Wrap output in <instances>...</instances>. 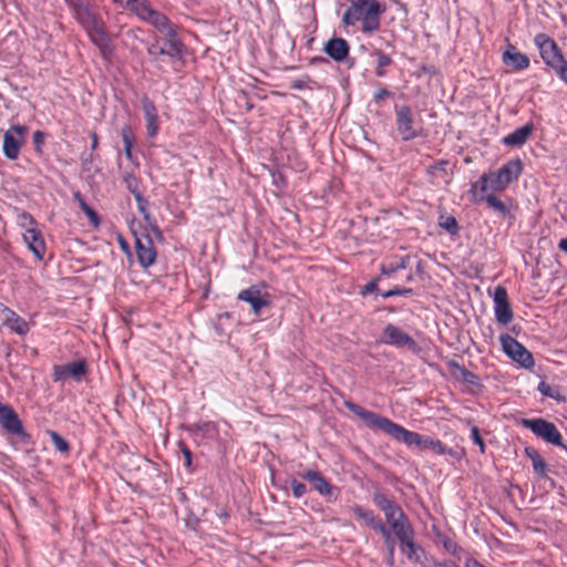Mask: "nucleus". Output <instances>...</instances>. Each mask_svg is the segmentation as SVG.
Wrapping results in <instances>:
<instances>
[{"label":"nucleus","instance_id":"obj_1","mask_svg":"<svg viewBox=\"0 0 567 567\" xmlns=\"http://www.w3.org/2000/svg\"><path fill=\"white\" fill-rule=\"evenodd\" d=\"M344 406L364 421L370 429L381 430L393 440L402 442L410 447L416 446L421 451L431 450L437 455L452 454V450L446 447L440 440L409 431L390 419L368 411L352 401H346Z\"/></svg>","mask_w":567,"mask_h":567},{"label":"nucleus","instance_id":"obj_2","mask_svg":"<svg viewBox=\"0 0 567 567\" xmlns=\"http://www.w3.org/2000/svg\"><path fill=\"white\" fill-rule=\"evenodd\" d=\"M349 2L350 6L342 16V23L346 27H354L360 23V31L364 35H371L379 31L385 4L379 0H349Z\"/></svg>","mask_w":567,"mask_h":567},{"label":"nucleus","instance_id":"obj_3","mask_svg":"<svg viewBox=\"0 0 567 567\" xmlns=\"http://www.w3.org/2000/svg\"><path fill=\"white\" fill-rule=\"evenodd\" d=\"M158 16L161 18H158L156 22L146 23L165 34V39L161 44L163 49V55L173 60H182L186 53V47L178 37L176 25L173 24L168 17L163 12L158 11Z\"/></svg>","mask_w":567,"mask_h":567},{"label":"nucleus","instance_id":"obj_4","mask_svg":"<svg viewBox=\"0 0 567 567\" xmlns=\"http://www.w3.org/2000/svg\"><path fill=\"white\" fill-rule=\"evenodd\" d=\"M534 42L539 50L544 63L551 68L556 74L567 65V61L564 58L560 48L549 35L546 33H538L535 35Z\"/></svg>","mask_w":567,"mask_h":567},{"label":"nucleus","instance_id":"obj_5","mask_svg":"<svg viewBox=\"0 0 567 567\" xmlns=\"http://www.w3.org/2000/svg\"><path fill=\"white\" fill-rule=\"evenodd\" d=\"M395 125L402 141H412L423 134L422 121H416L409 105H395Z\"/></svg>","mask_w":567,"mask_h":567},{"label":"nucleus","instance_id":"obj_6","mask_svg":"<svg viewBox=\"0 0 567 567\" xmlns=\"http://www.w3.org/2000/svg\"><path fill=\"white\" fill-rule=\"evenodd\" d=\"M519 424L523 427L530 430L537 437L542 439L546 443L563 447L567 451V446L564 444L563 436L554 423L543 417H536L522 419Z\"/></svg>","mask_w":567,"mask_h":567},{"label":"nucleus","instance_id":"obj_7","mask_svg":"<svg viewBox=\"0 0 567 567\" xmlns=\"http://www.w3.org/2000/svg\"><path fill=\"white\" fill-rule=\"evenodd\" d=\"M503 351L515 362L525 369H532L535 365L533 354L515 338L504 333L499 337Z\"/></svg>","mask_w":567,"mask_h":567},{"label":"nucleus","instance_id":"obj_8","mask_svg":"<svg viewBox=\"0 0 567 567\" xmlns=\"http://www.w3.org/2000/svg\"><path fill=\"white\" fill-rule=\"evenodd\" d=\"M27 133L28 127L20 124L12 125L4 132L2 151L8 159L13 161L19 157L20 148L25 142Z\"/></svg>","mask_w":567,"mask_h":567},{"label":"nucleus","instance_id":"obj_9","mask_svg":"<svg viewBox=\"0 0 567 567\" xmlns=\"http://www.w3.org/2000/svg\"><path fill=\"white\" fill-rule=\"evenodd\" d=\"M120 8L127 10L130 13L143 22H156L158 10H156L150 0H112Z\"/></svg>","mask_w":567,"mask_h":567},{"label":"nucleus","instance_id":"obj_10","mask_svg":"<svg viewBox=\"0 0 567 567\" xmlns=\"http://www.w3.org/2000/svg\"><path fill=\"white\" fill-rule=\"evenodd\" d=\"M0 425L9 434L20 437L22 441L29 440V434L24 431L22 421L18 413L9 404L0 402Z\"/></svg>","mask_w":567,"mask_h":567},{"label":"nucleus","instance_id":"obj_11","mask_svg":"<svg viewBox=\"0 0 567 567\" xmlns=\"http://www.w3.org/2000/svg\"><path fill=\"white\" fill-rule=\"evenodd\" d=\"M381 341L385 344L393 346L396 348H408L413 352H419L420 347L416 341L401 330L399 327L388 323L382 332Z\"/></svg>","mask_w":567,"mask_h":567},{"label":"nucleus","instance_id":"obj_12","mask_svg":"<svg viewBox=\"0 0 567 567\" xmlns=\"http://www.w3.org/2000/svg\"><path fill=\"white\" fill-rule=\"evenodd\" d=\"M89 372L87 363L84 359L73 361L66 364L53 365L52 378L54 382H62L66 379L81 381Z\"/></svg>","mask_w":567,"mask_h":567},{"label":"nucleus","instance_id":"obj_13","mask_svg":"<svg viewBox=\"0 0 567 567\" xmlns=\"http://www.w3.org/2000/svg\"><path fill=\"white\" fill-rule=\"evenodd\" d=\"M508 183L504 179L498 171L484 173L470 188V195L480 193L503 192L508 187Z\"/></svg>","mask_w":567,"mask_h":567},{"label":"nucleus","instance_id":"obj_14","mask_svg":"<svg viewBox=\"0 0 567 567\" xmlns=\"http://www.w3.org/2000/svg\"><path fill=\"white\" fill-rule=\"evenodd\" d=\"M135 236V249L137 260L142 268L146 269L155 264L157 251L154 246V241L150 234H146L144 237Z\"/></svg>","mask_w":567,"mask_h":567},{"label":"nucleus","instance_id":"obj_15","mask_svg":"<svg viewBox=\"0 0 567 567\" xmlns=\"http://www.w3.org/2000/svg\"><path fill=\"white\" fill-rule=\"evenodd\" d=\"M494 312L496 320L507 324L513 320V311L508 301V293L505 287L497 286L493 292Z\"/></svg>","mask_w":567,"mask_h":567},{"label":"nucleus","instance_id":"obj_16","mask_svg":"<svg viewBox=\"0 0 567 567\" xmlns=\"http://www.w3.org/2000/svg\"><path fill=\"white\" fill-rule=\"evenodd\" d=\"M87 32L92 42L97 47H103L107 42V34L104 22L94 12L79 22Z\"/></svg>","mask_w":567,"mask_h":567},{"label":"nucleus","instance_id":"obj_17","mask_svg":"<svg viewBox=\"0 0 567 567\" xmlns=\"http://www.w3.org/2000/svg\"><path fill=\"white\" fill-rule=\"evenodd\" d=\"M237 299L249 303L254 315L256 316L260 315L261 310L269 307L271 303L268 296H262L261 291L256 287L241 290L238 293Z\"/></svg>","mask_w":567,"mask_h":567},{"label":"nucleus","instance_id":"obj_18","mask_svg":"<svg viewBox=\"0 0 567 567\" xmlns=\"http://www.w3.org/2000/svg\"><path fill=\"white\" fill-rule=\"evenodd\" d=\"M352 511L358 518L365 523L367 526L380 533L383 538H390V529L379 516L374 515L372 511L365 509L360 505L353 506Z\"/></svg>","mask_w":567,"mask_h":567},{"label":"nucleus","instance_id":"obj_19","mask_svg":"<svg viewBox=\"0 0 567 567\" xmlns=\"http://www.w3.org/2000/svg\"><path fill=\"white\" fill-rule=\"evenodd\" d=\"M0 317L3 318V324L17 334L24 336L30 330L29 323L3 303H0Z\"/></svg>","mask_w":567,"mask_h":567},{"label":"nucleus","instance_id":"obj_20","mask_svg":"<svg viewBox=\"0 0 567 567\" xmlns=\"http://www.w3.org/2000/svg\"><path fill=\"white\" fill-rule=\"evenodd\" d=\"M298 475L302 480L308 481L321 496L328 497L332 494L333 486L319 471L306 470L300 472Z\"/></svg>","mask_w":567,"mask_h":567},{"label":"nucleus","instance_id":"obj_21","mask_svg":"<svg viewBox=\"0 0 567 567\" xmlns=\"http://www.w3.org/2000/svg\"><path fill=\"white\" fill-rule=\"evenodd\" d=\"M134 198L137 204L138 212L143 215V218L147 224V229L151 231L156 241L163 243L164 235L159 229L155 218L151 216V213L148 210V202L144 198L142 194H136V197Z\"/></svg>","mask_w":567,"mask_h":567},{"label":"nucleus","instance_id":"obj_22","mask_svg":"<svg viewBox=\"0 0 567 567\" xmlns=\"http://www.w3.org/2000/svg\"><path fill=\"white\" fill-rule=\"evenodd\" d=\"M396 538L400 543L402 554L405 555L409 560L420 563L423 550L414 542V529H411Z\"/></svg>","mask_w":567,"mask_h":567},{"label":"nucleus","instance_id":"obj_23","mask_svg":"<svg viewBox=\"0 0 567 567\" xmlns=\"http://www.w3.org/2000/svg\"><path fill=\"white\" fill-rule=\"evenodd\" d=\"M324 53L336 62H342L350 51V45L342 38H332L323 47Z\"/></svg>","mask_w":567,"mask_h":567},{"label":"nucleus","instance_id":"obj_24","mask_svg":"<svg viewBox=\"0 0 567 567\" xmlns=\"http://www.w3.org/2000/svg\"><path fill=\"white\" fill-rule=\"evenodd\" d=\"M503 62L517 71L525 70L529 66V58L525 53L518 52L511 43L503 53Z\"/></svg>","mask_w":567,"mask_h":567},{"label":"nucleus","instance_id":"obj_25","mask_svg":"<svg viewBox=\"0 0 567 567\" xmlns=\"http://www.w3.org/2000/svg\"><path fill=\"white\" fill-rule=\"evenodd\" d=\"M24 241L28 244L30 250L34 256L41 260L45 252V244L40 230L34 227L27 228L23 235Z\"/></svg>","mask_w":567,"mask_h":567},{"label":"nucleus","instance_id":"obj_26","mask_svg":"<svg viewBox=\"0 0 567 567\" xmlns=\"http://www.w3.org/2000/svg\"><path fill=\"white\" fill-rule=\"evenodd\" d=\"M385 520L389 525L388 528L392 530L395 537H399L413 529V526L403 509L398 511L395 514L389 516Z\"/></svg>","mask_w":567,"mask_h":567},{"label":"nucleus","instance_id":"obj_27","mask_svg":"<svg viewBox=\"0 0 567 567\" xmlns=\"http://www.w3.org/2000/svg\"><path fill=\"white\" fill-rule=\"evenodd\" d=\"M535 126L532 122L516 128L513 133L503 138V144L507 146H522L533 134Z\"/></svg>","mask_w":567,"mask_h":567},{"label":"nucleus","instance_id":"obj_28","mask_svg":"<svg viewBox=\"0 0 567 567\" xmlns=\"http://www.w3.org/2000/svg\"><path fill=\"white\" fill-rule=\"evenodd\" d=\"M373 504L383 512L385 519L395 514L402 507L393 499L388 497L384 493L377 491L372 495Z\"/></svg>","mask_w":567,"mask_h":567},{"label":"nucleus","instance_id":"obj_29","mask_svg":"<svg viewBox=\"0 0 567 567\" xmlns=\"http://www.w3.org/2000/svg\"><path fill=\"white\" fill-rule=\"evenodd\" d=\"M373 504L383 512L385 519L395 514L402 507L393 499L388 497L384 493L377 491L372 495Z\"/></svg>","mask_w":567,"mask_h":567},{"label":"nucleus","instance_id":"obj_30","mask_svg":"<svg viewBox=\"0 0 567 567\" xmlns=\"http://www.w3.org/2000/svg\"><path fill=\"white\" fill-rule=\"evenodd\" d=\"M497 171L503 175L504 179H506L508 184H512L520 176L523 172V163L520 158L517 157L508 161Z\"/></svg>","mask_w":567,"mask_h":567},{"label":"nucleus","instance_id":"obj_31","mask_svg":"<svg viewBox=\"0 0 567 567\" xmlns=\"http://www.w3.org/2000/svg\"><path fill=\"white\" fill-rule=\"evenodd\" d=\"M525 455L532 461L533 463V470L539 477H546L547 475V463L542 457V455L538 453V451L533 446H526Z\"/></svg>","mask_w":567,"mask_h":567},{"label":"nucleus","instance_id":"obj_32","mask_svg":"<svg viewBox=\"0 0 567 567\" xmlns=\"http://www.w3.org/2000/svg\"><path fill=\"white\" fill-rule=\"evenodd\" d=\"M471 196L474 203L485 202L491 209L498 212L502 215H506L509 212L507 206L493 194L486 195L485 193H480Z\"/></svg>","mask_w":567,"mask_h":567},{"label":"nucleus","instance_id":"obj_33","mask_svg":"<svg viewBox=\"0 0 567 567\" xmlns=\"http://www.w3.org/2000/svg\"><path fill=\"white\" fill-rule=\"evenodd\" d=\"M447 365L453 373H455V374L457 373L460 375L461 380L464 383L474 385V386L480 385L478 377L475 373L467 370L464 365L457 363L454 360L450 361L447 363Z\"/></svg>","mask_w":567,"mask_h":567},{"label":"nucleus","instance_id":"obj_34","mask_svg":"<svg viewBox=\"0 0 567 567\" xmlns=\"http://www.w3.org/2000/svg\"><path fill=\"white\" fill-rule=\"evenodd\" d=\"M193 432L195 435H199L202 439L207 440H215L218 436L217 425L210 421L194 424Z\"/></svg>","mask_w":567,"mask_h":567},{"label":"nucleus","instance_id":"obj_35","mask_svg":"<svg viewBox=\"0 0 567 567\" xmlns=\"http://www.w3.org/2000/svg\"><path fill=\"white\" fill-rule=\"evenodd\" d=\"M371 54L377 58V61H375L377 66H375V71H374L375 75L378 78L385 76L386 75L385 69L393 63L392 58L389 54L384 53L380 49H374Z\"/></svg>","mask_w":567,"mask_h":567},{"label":"nucleus","instance_id":"obj_36","mask_svg":"<svg viewBox=\"0 0 567 567\" xmlns=\"http://www.w3.org/2000/svg\"><path fill=\"white\" fill-rule=\"evenodd\" d=\"M121 137L124 144V153L127 159H134L132 148L135 142L134 134L128 125H124L121 128Z\"/></svg>","mask_w":567,"mask_h":567},{"label":"nucleus","instance_id":"obj_37","mask_svg":"<svg viewBox=\"0 0 567 567\" xmlns=\"http://www.w3.org/2000/svg\"><path fill=\"white\" fill-rule=\"evenodd\" d=\"M70 9L73 11L74 18L80 22L84 18H86L89 14L92 13L90 8L84 4L83 0H64Z\"/></svg>","mask_w":567,"mask_h":567},{"label":"nucleus","instance_id":"obj_38","mask_svg":"<svg viewBox=\"0 0 567 567\" xmlns=\"http://www.w3.org/2000/svg\"><path fill=\"white\" fill-rule=\"evenodd\" d=\"M537 389L544 396L554 399L557 402L564 401V396L561 395V393L557 386H551L548 383H546L545 381H542V382H539Z\"/></svg>","mask_w":567,"mask_h":567},{"label":"nucleus","instance_id":"obj_39","mask_svg":"<svg viewBox=\"0 0 567 567\" xmlns=\"http://www.w3.org/2000/svg\"><path fill=\"white\" fill-rule=\"evenodd\" d=\"M141 104L145 120H153L158 117L157 109L153 101L147 95L142 96Z\"/></svg>","mask_w":567,"mask_h":567},{"label":"nucleus","instance_id":"obj_40","mask_svg":"<svg viewBox=\"0 0 567 567\" xmlns=\"http://www.w3.org/2000/svg\"><path fill=\"white\" fill-rule=\"evenodd\" d=\"M439 226L451 235L458 233V224L453 216H440Z\"/></svg>","mask_w":567,"mask_h":567},{"label":"nucleus","instance_id":"obj_41","mask_svg":"<svg viewBox=\"0 0 567 567\" xmlns=\"http://www.w3.org/2000/svg\"><path fill=\"white\" fill-rule=\"evenodd\" d=\"M49 435L56 451L61 453H69L70 444L58 432L49 431Z\"/></svg>","mask_w":567,"mask_h":567},{"label":"nucleus","instance_id":"obj_42","mask_svg":"<svg viewBox=\"0 0 567 567\" xmlns=\"http://www.w3.org/2000/svg\"><path fill=\"white\" fill-rule=\"evenodd\" d=\"M123 181L125 183L126 188L136 197V194H142L138 189L140 183L138 179L131 173H125Z\"/></svg>","mask_w":567,"mask_h":567},{"label":"nucleus","instance_id":"obj_43","mask_svg":"<svg viewBox=\"0 0 567 567\" xmlns=\"http://www.w3.org/2000/svg\"><path fill=\"white\" fill-rule=\"evenodd\" d=\"M147 54L154 60L157 61L161 55H163V49L161 47V39L155 35L154 42L147 47Z\"/></svg>","mask_w":567,"mask_h":567},{"label":"nucleus","instance_id":"obj_44","mask_svg":"<svg viewBox=\"0 0 567 567\" xmlns=\"http://www.w3.org/2000/svg\"><path fill=\"white\" fill-rule=\"evenodd\" d=\"M76 197H79L80 207L85 213V215L90 218V220L94 225H97L100 221V218H99V215L96 214V212L91 206H89L84 199H82L80 197V194H78Z\"/></svg>","mask_w":567,"mask_h":567},{"label":"nucleus","instance_id":"obj_45","mask_svg":"<svg viewBox=\"0 0 567 567\" xmlns=\"http://www.w3.org/2000/svg\"><path fill=\"white\" fill-rule=\"evenodd\" d=\"M290 487L296 498H301L307 493V486L297 480H291Z\"/></svg>","mask_w":567,"mask_h":567},{"label":"nucleus","instance_id":"obj_46","mask_svg":"<svg viewBox=\"0 0 567 567\" xmlns=\"http://www.w3.org/2000/svg\"><path fill=\"white\" fill-rule=\"evenodd\" d=\"M413 293L412 288H394L381 293L383 298H390L394 296H411Z\"/></svg>","mask_w":567,"mask_h":567},{"label":"nucleus","instance_id":"obj_47","mask_svg":"<svg viewBox=\"0 0 567 567\" xmlns=\"http://www.w3.org/2000/svg\"><path fill=\"white\" fill-rule=\"evenodd\" d=\"M471 439L476 445H478L481 453H485V443L477 426H473L471 429Z\"/></svg>","mask_w":567,"mask_h":567},{"label":"nucleus","instance_id":"obj_48","mask_svg":"<svg viewBox=\"0 0 567 567\" xmlns=\"http://www.w3.org/2000/svg\"><path fill=\"white\" fill-rule=\"evenodd\" d=\"M44 137H45V134L42 131H35L33 133L32 140H33V144H34V148L38 153L42 152V146L44 144Z\"/></svg>","mask_w":567,"mask_h":567},{"label":"nucleus","instance_id":"obj_49","mask_svg":"<svg viewBox=\"0 0 567 567\" xmlns=\"http://www.w3.org/2000/svg\"><path fill=\"white\" fill-rule=\"evenodd\" d=\"M19 223L22 227L31 228L35 225L34 218L27 212H22L19 215Z\"/></svg>","mask_w":567,"mask_h":567},{"label":"nucleus","instance_id":"obj_50","mask_svg":"<svg viewBox=\"0 0 567 567\" xmlns=\"http://www.w3.org/2000/svg\"><path fill=\"white\" fill-rule=\"evenodd\" d=\"M146 130L150 137H155L158 132V117L146 120Z\"/></svg>","mask_w":567,"mask_h":567},{"label":"nucleus","instance_id":"obj_51","mask_svg":"<svg viewBox=\"0 0 567 567\" xmlns=\"http://www.w3.org/2000/svg\"><path fill=\"white\" fill-rule=\"evenodd\" d=\"M181 451L184 455V465L186 467H190L192 465V452L185 445V444H181Z\"/></svg>","mask_w":567,"mask_h":567},{"label":"nucleus","instance_id":"obj_52","mask_svg":"<svg viewBox=\"0 0 567 567\" xmlns=\"http://www.w3.org/2000/svg\"><path fill=\"white\" fill-rule=\"evenodd\" d=\"M390 95H391V92L388 89L382 87V89H379V90H377L374 92L373 100L375 102H379V101H381V100H383L385 97H389Z\"/></svg>","mask_w":567,"mask_h":567},{"label":"nucleus","instance_id":"obj_53","mask_svg":"<svg viewBox=\"0 0 567 567\" xmlns=\"http://www.w3.org/2000/svg\"><path fill=\"white\" fill-rule=\"evenodd\" d=\"M384 542L388 546L389 557L390 559H393L394 556V540L392 538V533L390 532V538H384Z\"/></svg>","mask_w":567,"mask_h":567},{"label":"nucleus","instance_id":"obj_54","mask_svg":"<svg viewBox=\"0 0 567 567\" xmlns=\"http://www.w3.org/2000/svg\"><path fill=\"white\" fill-rule=\"evenodd\" d=\"M378 289V285L375 281H370L368 282L363 289H362V295H367V293H370V292H374L375 290Z\"/></svg>","mask_w":567,"mask_h":567},{"label":"nucleus","instance_id":"obj_55","mask_svg":"<svg viewBox=\"0 0 567 567\" xmlns=\"http://www.w3.org/2000/svg\"><path fill=\"white\" fill-rule=\"evenodd\" d=\"M91 140H92L91 150L95 151L99 145V136L95 132L91 133Z\"/></svg>","mask_w":567,"mask_h":567},{"label":"nucleus","instance_id":"obj_56","mask_svg":"<svg viewBox=\"0 0 567 567\" xmlns=\"http://www.w3.org/2000/svg\"><path fill=\"white\" fill-rule=\"evenodd\" d=\"M435 567H460L458 565H456L454 561L452 560H445V561H442V563H437L435 565Z\"/></svg>","mask_w":567,"mask_h":567},{"label":"nucleus","instance_id":"obj_57","mask_svg":"<svg viewBox=\"0 0 567 567\" xmlns=\"http://www.w3.org/2000/svg\"><path fill=\"white\" fill-rule=\"evenodd\" d=\"M558 78L566 82L567 83V65L565 68H563L558 73H557Z\"/></svg>","mask_w":567,"mask_h":567},{"label":"nucleus","instance_id":"obj_58","mask_svg":"<svg viewBox=\"0 0 567 567\" xmlns=\"http://www.w3.org/2000/svg\"><path fill=\"white\" fill-rule=\"evenodd\" d=\"M558 248L564 251V252H567V238H561L558 243Z\"/></svg>","mask_w":567,"mask_h":567},{"label":"nucleus","instance_id":"obj_59","mask_svg":"<svg viewBox=\"0 0 567 567\" xmlns=\"http://www.w3.org/2000/svg\"><path fill=\"white\" fill-rule=\"evenodd\" d=\"M466 567H484V566L475 559H467Z\"/></svg>","mask_w":567,"mask_h":567},{"label":"nucleus","instance_id":"obj_60","mask_svg":"<svg viewBox=\"0 0 567 567\" xmlns=\"http://www.w3.org/2000/svg\"><path fill=\"white\" fill-rule=\"evenodd\" d=\"M92 163V155L90 154L87 157H83L82 166L84 169H89L87 165Z\"/></svg>","mask_w":567,"mask_h":567},{"label":"nucleus","instance_id":"obj_61","mask_svg":"<svg viewBox=\"0 0 567 567\" xmlns=\"http://www.w3.org/2000/svg\"><path fill=\"white\" fill-rule=\"evenodd\" d=\"M120 245L123 251L130 254V246L123 238L120 239Z\"/></svg>","mask_w":567,"mask_h":567},{"label":"nucleus","instance_id":"obj_62","mask_svg":"<svg viewBox=\"0 0 567 567\" xmlns=\"http://www.w3.org/2000/svg\"><path fill=\"white\" fill-rule=\"evenodd\" d=\"M445 168V162H440V163H436L434 166H431L430 169L433 171V169H444Z\"/></svg>","mask_w":567,"mask_h":567},{"label":"nucleus","instance_id":"obj_63","mask_svg":"<svg viewBox=\"0 0 567 567\" xmlns=\"http://www.w3.org/2000/svg\"><path fill=\"white\" fill-rule=\"evenodd\" d=\"M140 31H142L141 28L131 29V30H128L127 34L136 37V32H140Z\"/></svg>","mask_w":567,"mask_h":567}]
</instances>
